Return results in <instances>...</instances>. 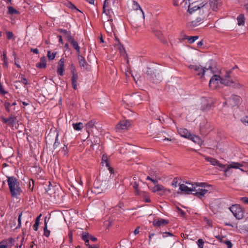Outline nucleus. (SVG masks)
I'll return each instance as SVG.
<instances>
[{"label": "nucleus", "mask_w": 248, "mask_h": 248, "mask_svg": "<svg viewBox=\"0 0 248 248\" xmlns=\"http://www.w3.org/2000/svg\"><path fill=\"white\" fill-rule=\"evenodd\" d=\"M232 70L228 71L223 77H220L217 75H214L210 79L209 85L212 89H216L219 86V83L225 86H231L234 88L240 89L242 85L237 80H233L231 79Z\"/></svg>", "instance_id": "nucleus-1"}, {"label": "nucleus", "mask_w": 248, "mask_h": 248, "mask_svg": "<svg viewBox=\"0 0 248 248\" xmlns=\"http://www.w3.org/2000/svg\"><path fill=\"white\" fill-rule=\"evenodd\" d=\"M7 183L12 197H17L22 192L19 182L14 176L7 177Z\"/></svg>", "instance_id": "nucleus-2"}, {"label": "nucleus", "mask_w": 248, "mask_h": 248, "mask_svg": "<svg viewBox=\"0 0 248 248\" xmlns=\"http://www.w3.org/2000/svg\"><path fill=\"white\" fill-rule=\"evenodd\" d=\"M206 184L204 183H196L193 184V192L192 194L200 198L203 197L207 193L208 190L204 188H201L200 187H205Z\"/></svg>", "instance_id": "nucleus-3"}, {"label": "nucleus", "mask_w": 248, "mask_h": 248, "mask_svg": "<svg viewBox=\"0 0 248 248\" xmlns=\"http://www.w3.org/2000/svg\"><path fill=\"white\" fill-rule=\"evenodd\" d=\"M229 209L237 219H241L244 217L245 211L239 204L232 205Z\"/></svg>", "instance_id": "nucleus-4"}, {"label": "nucleus", "mask_w": 248, "mask_h": 248, "mask_svg": "<svg viewBox=\"0 0 248 248\" xmlns=\"http://www.w3.org/2000/svg\"><path fill=\"white\" fill-rule=\"evenodd\" d=\"M189 67L191 70L195 71L197 75L201 76L202 77L204 76L206 70H210L211 73H213V68L211 66H209L208 68H202L200 65L191 64L189 66Z\"/></svg>", "instance_id": "nucleus-5"}, {"label": "nucleus", "mask_w": 248, "mask_h": 248, "mask_svg": "<svg viewBox=\"0 0 248 248\" xmlns=\"http://www.w3.org/2000/svg\"><path fill=\"white\" fill-rule=\"evenodd\" d=\"M201 104V110L203 111L209 110L214 107V101L211 98L203 97Z\"/></svg>", "instance_id": "nucleus-6"}, {"label": "nucleus", "mask_w": 248, "mask_h": 248, "mask_svg": "<svg viewBox=\"0 0 248 248\" xmlns=\"http://www.w3.org/2000/svg\"><path fill=\"white\" fill-rule=\"evenodd\" d=\"M59 136L58 131L56 128H51L50 130L49 133L47 135V137L49 138V140H51L52 142L54 141L53 146L54 148L57 147L60 144L59 142H57Z\"/></svg>", "instance_id": "nucleus-7"}, {"label": "nucleus", "mask_w": 248, "mask_h": 248, "mask_svg": "<svg viewBox=\"0 0 248 248\" xmlns=\"http://www.w3.org/2000/svg\"><path fill=\"white\" fill-rule=\"evenodd\" d=\"M147 78L151 82L155 83H159L161 81V78L158 74H156L153 69H148L147 71Z\"/></svg>", "instance_id": "nucleus-8"}, {"label": "nucleus", "mask_w": 248, "mask_h": 248, "mask_svg": "<svg viewBox=\"0 0 248 248\" xmlns=\"http://www.w3.org/2000/svg\"><path fill=\"white\" fill-rule=\"evenodd\" d=\"M106 20V21H103L104 28L108 33H111L113 31V28H115L112 23V16H107Z\"/></svg>", "instance_id": "nucleus-9"}, {"label": "nucleus", "mask_w": 248, "mask_h": 248, "mask_svg": "<svg viewBox=\"0 0 248 248\" xmlns=\"http://www.w3.org/2000/svg\"><path fill=\"white\" fill-rule=\"evenodd\" d=\"M200 8L199 10L200 16L203 17L205 20L206 19L209 14V9L207 3L202 2L200 3Z\"/></svg>", "instance_id": "nucleus-10"}, {"label": "nucleus", "mask_w": 248, "mask_h": 248, "mask_svg": "<svg viewBox=\"0 0 248 248\" xmlns=\"http://www.w3.org/2000/svg\"><path fill=\"white\" fill-rule=\"evenodd\" d=\"M178 132L181 136L188 139H198L197 136L191 134L186 128H180L178 129Z\"/></svg>", "instance_id": "nucleus-11"}, {"label": "nucleus", "mask_w": 248, "mask_h": 248, "mask_svg": "<svg viewBox=\"0 0 248 248\" xmlns=\"http://www.w3.org/2000/svg\"><path fill=\"white\" fill-rule=\"evenodd\" d=\"M103 13L107 16H111L113 11L110 8V0H105L103 4Z\"/></svg>", "instance_id": "nucleus-12"}, {"label": "nucleus", "mask_w": 248, "mask_h": 248, "mask_svg": "<svg viewBox=\"0 0 248 248\" xmlns=\"http://www.w3.org/2000/svg\"><path fill=\"white\" fill-rule=\"evenodd\" d=\"M204 157H205V160L210 162L211 165L215 166H218L219 168L222 169L225 168V165L220 163L218 160H217V159L205 155H204Z\"/></svg>", "instance_id": "nucleus-13"}, {"label": "nucleus", "mask_w": 248, "mask_h": 248, "mask_svg": "<svg viewBox=\"0 0 248 248\" xmlns=\"http://www.w3.org/2000/svg\"><path fill=\"white\" fill-rule=\"evenodd\" d=\"M130 122L128 121H120L117 125V129L121 132L123 130H127L128 127L130 126Z\"/></svg>", "instance_id": "nucleus-14"}, {"label": "nucleus", "mask_w": 248, "mask_h": 248, "mask_svg": "<svg viewBox=\"0 0 248 248\" xmlns=\"http://www.w3.org/2000/svg\"><path fill=\"white\" fill-rule=\"evenodd\" d=\"M48 200L54 204H57L59 202L61 201V197L59 192L47 195V201Z\"/></svg>", "instance_id": "nucleus-15"}, {"label": "nucleus", "mask_w": 248, "mask_h": 248, "mask_svg": "<svg viewBox=\"0 0 248 248\" xmlns=\"http://www.w3.org/2000/svg\"><path fill=\"white\" fill-rule=\"evenodd\" d=\"M169 223V220L165 219L163 218H158L154 219L153 221V224L155 227L165 226Z\"/></svg>", "instance_id": "nucleus-16"}, {"label": "nucleus", "mask_w": 248, "mask_h": 248, "mask_svg": "<svg viewBox=\"0 0 248 248\" xmlns=\"http://www.w3.org/2000/svg\"><path fill=\"white\" fill-rule=\"evenodd\" d=\"M204 20L205 19H203V17L199 16L197 17V18L195 20L188 22L187 23V26L189 28L196 27L199 26V25L201 24Z\"/></svg>", "instance_id": "nucleus-17"}, {"label": "nucleus", "mask_w": 248, "mask_h": 248, "mask_svg": "<svg viewBox=\"0 0 248 248\" xmlns=\"http://www.w3.org/2000/svg\"><path fill=\"white\" fill-rule=\"evenodd\" d=\"M243 166L241 163L235 162H232L231 164H229L226 168L225 169L224 171L226 176L227 175V172L229 171L232 168L233 169H240V167Z\"/></svg>", "instance_id": "nucleus-18"}, {"label": "nucleus", "mask_w": 248, "mask_h": 248, "mask_svg": "<svg viewBox=\"0 0 248 248\" xmlns=\"http://www.w3.org/2000/svg\"><path fill=\"white\" fill-rule=\"evenodd\" d=\"M68 41L76 51L77 55L80 54V47L79 46L78 42L75 39L74 37L72 36L71 38H70Z\"/></svg>", "instance_id": "nucleus-19"}, {"label": "nucleus", "mask_w": 248, "mask_h": 248, "mask_svg": "<svg viewBox=\"0 0 248 248\" xmlns=\"http://www.w3.org/2000/svg\"><path fill=\"white\" fill-rule=\"evenodd\" d=\"M197 2H189L188 11L190 13H192L195 11L199 10L200 8V3L197 4Z\"/></svg>", "instance_id": "nucleus-20"}, {"label": "nucleus", "mask_w": 248, "mask_h": 248, "mask_svg": "<svg viewBox=\"0 0 248 248\" xmlns=\"http://www.w3.org/2000/svg\"><path fill=\"white\" fill-rule=\"evenodd\" d=\"M64 60L63 58H61L59 62L57 70V73L59 75H60V76L63 75V72L64 71Z\"/></svg>", "instance_id": "nucleus-21"}, {"label": "nucleus", "mask_w": 248, "mask_h": 248, "mask_svg": "<svg viewBox=\"0 0 248 248\" xmlns=\"http://www.w3.org/2000/svg\"><path fill=\"white\" fill-rule=\"evenodd\" d=\"M210 5L213 11H217L221 5L219 0H209Z\"/></svg>", "instance_id": "nucleus-22"}, {"label": "nucleus", "mask_w": 248, "mask_h": 248, "mask_svg": "<svg viewBox=\"0 0 248 248\" xmlns=\"http://www.w3.org/2000/svg\"><path fill=\"white\" fill-rule=\"evenodd\" d=\"M49 185L47 188V195H52L55 193L59 192L56 186H52L50 182H48Z\"/></svg>", "instance_id": "nucleus-23"}, {"label": "nucleus", "mask_w": 248, "mask_h": 248, "mask_svg": "<svg viewBox=\"0 0 248 248\" xmlns=\"http://www.w3.org/2000/svg\"><path fill=\"white\" fill-rule=\"evenodd\" d=\"M78 59L79 60V64L80 67L87 69L88 68V63L85 59L80 54H78Z\"/></svg>", "instance_id": "nucleus-24"}, {"label": "nucleus", "mask_w": 248, "mask_h": 248, "mask_svg": "<svg viewBox=\"0 0 248 248\" xmlns=\"http://www.w3.org/2000/svg\"><path fill=\"white\" fill-rule=\"evenodd\" d=\"M180 189L181 191L186 192L187 193H193V187L192 188L188 187L187 186L184 184H181L179 186Z\"/></svg>", "instance_id": "nucleus-25"}, {"label": "nucleus", "mask_w": 248, "mask_h": 248, "mask_svg": "<svg viewBox=\"0 0 248 248\" xmlns=\"http://www.w3.org/2000/svg\"><path fill=\"white\" fill-rule=\"evenodd\" d=\"M78 79V75L77 74H73L71 78V82L72 87L74 90L77 89V80Z\"/></svg>", "instance_id": "nucleus-26"}, {"label": "nucleus", "mask_w": 248, "mask_h": 248, "mask_svg": "<svg viewBox=\"0 0 248 248\" xmlns=\"http://www.w3.org/2000/svg\"><path fill=\"white\" fill-rule=\"evenodd\" d=\"M241 98L240 96L237 95H232L230 97V100L233 102L232 105L236 106L240 102Z\"/></svg>", "instance_id": "nucleus-27"}, {"label": "nucleus", "mask_w": 248, "mask_h": 248, "mask_svg": "<svg viewBox=\"0 0 248 248\" xmlns=\"http://www.w3.org/2000/svg\"><path fill=\"white\" fill-rule=\"evenodd\" d=\"M114 46L115 48H118L121 53L125 52V49L123 45L121 44L117 38H116Z\"/></svg>", "instance_id": "nucleus-28"}, {"label": "nucleus", "mask_w": 248, "mask_h": 248, "mask_svg": "<svg viewBox=\"0 0 248 248\" xmlns=\"http://www.w3.org/2000/svg\"><path fill=\"white\" fill-rule=\"evenodd\" d=\"M36 67L42 69L45 68L46 66V62L45 60V57L44 56L42 57L40 59V61L39 62H38L36 64Z\"/></svg>", "instance_id": "nucleus-29"}, {"label": "nucleus", "mask_w": 248, "mask_h": 248, "mask_svg": "<svg viewBox=\"0 0 248 248\" xmlns=\"http://www.w3.org/2000/svg\"><path fill=\"white\" fill-rule=\"evenodd\" d=\"M237 24L239 26H244L245 22V17L244 14H240L237 17Z\"/></svg>", "instance_id": "nucleus-30"}, {"label": "nucleus", "mask_w": 248, "mask_h": 248, "mask_svg": "<svg viewBox=\"0 0 248 248\" xmlns=\"http://www.w3.org/2000/svg\"><path fill=\"white\" fill-rule=\"evenodd\" d=\"M96 124V121L94 119L91 120L89 122H88L86 125V129H87V131L88 132V129H91L93 128L94 127H95V124Z\"/></svg>", "instance_id": "nucleus-31"}, {"label": "nucleus", "mask_w": 248, "mask_h": 248, "mask_svg": "<svg viewBox=\"0 0 248 248\" xmlns=\"http://www.w3.org/2000/svg\"><path fill=\"white\" fill-rule=\"evenodd\" d=\"M59 31L61 33H62L64 37L68 40L70 38H71L73 36H72L71 33L70 31H67L65 29H60Z\"/></svg>", "instance_id": "nucleus-32"}, {"label": "nucleus", "mask_w": 248, "mask_h": 248, "mask_svg": "<svg viewBox=\"0 0 248 248\" xmlns=\"http://www.w3.org/2000/svg\"><path fill=\"white\" fill-rule=\"evenodd\" d=\"M89 236L90 234L89 232H86L82 233V239L85 242V244H89Z\"/></svg>", "instance_id": "nucleus-33"}, {"label": "nucleus", "mask_w": 248, "mask_h": 248, "mask_svg": "<svg viewBox=\"0 0 248 248\" xmlns=\"http://www.w3.org/2000/svg\"><path fill=\"white\" fill-rule=\"evenodd\" d=\"M72 126L75 130L79 131L83 128V124L81 122H79L76 124H73Z\"/></svg>", "instance_id": "nucleus-34"}, {"label": "nucleus", "mask_w": 248, "mask_h": 248, "mask_svg": "<svg viewBox=\"0 0 248 248\" xmlns=\"http://www.w3.org/2000/svg\"><path fill=\"white\" fill-rule=\"evenodd\" d=\"M20 12L12 6L8 7V14L9 15L19 14Z\"/></svg>", "instance_id": "nucleus-35"}, {"label": "nucleus", "mask_w": 248, "mask_h": 248, "mask_svg": "<svg viewBox=\"0 0 248 248\" xmlns=\"http://www.w3.org/2000/svg\"><path fill=\"white\" fill-rule=\"evenodd\" d=\"M8 125H13L15 124L16 118L14 116L11 115L7 118Z\"/></svg>", "instance_id": "nucleus-36"}, {"label": "nucleus", "mask_w": 248, "mask_h": 248, "mask_svg": "<svg viewBox=\"0 0 248 248\" xmlns=\"http://www.w3.org/2000/svg\"><path fill=\"white\" fill-rule=\"evenodd\" d=\"M57 54V52H51L50 51H47V58L49 60L52 61L54 59Z\"/></svg>", "instance_id": "nucleus-37"}, {"label": "nucleus", "mask_w": 248, "mask_h": 248, "mask_svg": "<svg viewBox=\"0 0 248 248\" xmlns=\"http://www.w3.org/2000/svg\"><path fill=\"white\" fill-rule=\"evenodd\" d=\"M41 216L42 215L40 214L35 219V223L33 226V228L34 231H37L38 230V226L39 224L40 218L41 217Z\"/></svg>", "instance_id": "nucleus-38"}, {"label": "nucleus", "mask_w": 248, "mask_h": 248, "mask_svg": "<svg viewBox=\"0 0 248 248\" xmlns=\"http://www.w3.org/2000/svg\"><path fill=\"white\" fill-rule=\"evenodd\" d=\"M154 34L161 41H164V37L160 31H154Z\"/></svg>", "instance_id": "nucleus-39"}, {"label": "nucleus", "mask_w": 248, "mask_h": 248, "mask_svg": "<svg viewBox=\"0 0 248 248\" xmlns=\"http://www.w3.org/2000/svg\"><path fill=\"white\" fill-rule=\"evenodd\" d=\"M66 6L67 7H68L69 8L73 10H76V11H78V12H81L78 10L76 6H75L74 4H73L72 2H68L67 4H66Z\"/></svg>", "instance_id": "nucleus-40"}, {"label": "nucleus", "mask_w": 248, "mask_h": 248, "mask_svg": "<svg viewBox=\"0 0 248 248\" xmlns=\"http://www.w3.org/2000/svg\"><path fill=\"white\" fill-rule=\"evenodd\" d=\"M132 7H133V8L135 10H137L138 9H140L141 12L143 14V11L141 10V7H140V5L137 1H133V6Z\"/></svg>", "instance_id": "nucleus-41"}, {"label": "nucleus", "mask_w": 248, "mask_h": 248, "mask_svg": "<svg viewBox=\"0 0 248 248\" xmlns=\"http://www.w3.org/2000/svg\"><path fill=\"white\" fill-rule=\"evenodd\" d=\"M204 242L202 239L200 238L197 241V244L198 246V248H203Z\"/></svg>", "instance_id": "nucleus-42"}, {"label": "nucleus", "mask_w": 248, "mask_h": 248, "mask_svg": "<svg viewBox=\"0 0 248 248\" xmlns=\"http://www.w3.org/2000/svg\"><path fill=\"white\" fill-rule=\"evenodd\" d=\"M198 36H189L188 38H187V40L190 44H192L198 39Z\"/></svg>", "instance_id": "nucleus-43"}, {"label": "nucleus", "mask_w": 248, "mask_h": 248, "mask_svg": "<svg viewBox=\"0 0 248 248\" xmlns=\"http://www.w3.org/2000/svg\"><path fill=\"white\" fill-rule=\"evenodd\" d=\"M216 238L221 243H223L224 241L225 240V236H220V235H217L216 236Z\"/></svg>", "instance_id": "nucleus-44"}, {"label": "nucleus", "mask_w": 248, "mask_h": 248, "mask_svg": "<svg viewBox=\"0 0 248 248\" xmlns=\"http://www.w3.org/2000/svg\"><path fill=\"white\" fill-rule=\"evenodd\" d=\"M185 0H173V5L175 6H177L182 4Z\"/></svg>", "instance_id": "nucleus-45"}, {"label": "nucleus", "mask_w": 248, "mask_h": 248, "mask_svg": "<svg viewBox=\"0 0 248 248\" xmlns=\"http://www.w3.org/2000/svg\"><path fill=\"white\" fill-rule=\"evenodd\" d=\"M44 234L46 236V216L44 217Z\"/></svg>", "instance_id": "nucleus-46"}, {"label": "nucleus", "mask_w": 248, "mask_h": 248, "mask_svg": "<svg viewBox=\"0 0 248 248\" xmlns=\"http://www.w3.org/2000/svg\"><path fill=\"white\" fill-rule=\"evenodd\" d=\"M224 244H226L228 248H232V245L231 241L225 239Z\"/></svg>", "instance_id": "nucleus-47"}, {"label": "nucleus", "mask_w": 248, "mask_h": 248, "mask_svg": "<svg viewBox=\"0 0 248 248\" xmlns=\"http://www.w3.org/2000/svg\"><path fill=\"white\" fill-rule=\"evenodd\" d=\"M18 239H20V244L18 246V244H16V248H22V246L23 244V242L24 241V237L20 238V237H17L16 238V239L18 240Z\"/></svg>", "instance_id": "nucleus-48"}, {"label": "nucleus", "mask_w": 248, "mask_h": 248, "mask_svg": "<svg viewBox=\"0 0 248 248\" xmlns=\"http://www.w3.org/2000/svg\"><path fill=\"white\" fill-rule=\"evenodd\" d=\"M15 240L13 238H9L6 240V242L8 245L12 246L13 245V243L15 242Z\"/></svg>", "instance_id": "nucleus-49"}, {"label": "nucleus", "mask_w": 248, "mask_h": 248, "mask_svg": "<svg viewBox=\"0 0 248 248\" xmlns=\"http://www.w3.org/2000/svg\"><path fill=\"white\" fill-rule=\"evenodd\" d=\"M20 81L24 85H27L28 83L27 79L24 77L23 75H22L20 78Z\"/></svg>", "instance_id": "nucleus-50"}, {"label": "nucleus", "mask_w": 248, "mask_h": 248, "mask_svg": "<svg viewBox=\"0 0 248 248\" xmlns=\"http://www.w3.org/2000/svg\"><path fill=\"white\" fill-rule=\"evenodd\" d=\"M240 201L243 203L248 205V197H242L240 199Z\"/></svg>", "instance_id": "nucleus-51"}, {"label": "nucleus", "mask_w": 248, "mask_h": 248, "mask_svg": "<svg viewBox=\"0 0 248 248\" xmlns=\"http://www.w3.org/2000/svg\"><path fill=\"white\" fill-rule=\"evenodd\" d=\"M173 236V235L171 233H170V232H163V234H162V237L163 238H166L168 236Z\"/></svg>", "instance_id": "nucleus-52"}, {"label": "nucleus", "mask_w": 248, "mask_h": 248, "mask_svg": "<svg viewBox=\"0 0 248 248\" xmlns=\"http://www.w3.org/2000/svg\"><path fill=\"white\" fill-rule=\"evenodd\" d=\"M22 213H21L19 216H18V226L17 227H16V228H20L21 227V216H22Z\"/></svg>", "instance_id": "nucleus-53"}, {"label": "nucleus", "mask_w": 248, "mask_h": 248, "mask_svg": "<svg viewBox=\"0 0 248 248\" xmlns=\"http://www.w3.org/2000/svg\"><path fill=\"white\" fill-rule=\"evenodd\" d=\"M4 107H5V109L6 110L7 112H10V103L9 102H5L4 103Z\"/></svg>", "instance_id": "nucleus-54"}, {"label": "nucleus", "mask_w": 248, "mask_h": 248, "mask_svg": "<svg viewBox=\"0 0 248 248\" xmlns=\"http://www.w3.org/2000/svg\"><path fill=\"white\" fill-rule=\"evenodd\" d=\"M133 187L135 189L136 192H138L139 191V184L137 182H135L133 185Z\"/></svg>", "instance_id": "nucleus-55"}, {"label": "nucleus", "mask_w": 248, "mask_h": 248, "mask_svg": "<svg viewBox=\"0 0 248 248\" xmlns=\"http://www.w3.org/2000/svg\"><path fill=\"white\" fill-rule=\"evenodd\" d=\"M6 35L7 39L9 40L12 39L14 36L13 32L11 31H7L6 32Z\"/></svg>", "instance_id": "nucleus-56"}, {"label": "nucleus", "mask_w": 248, "mask_h": 248, "mask_svg": "<svg viewBox=\"0 0 248 248\" xmlns=\"http://www.w3.org/2000/svg\"><path fill=\"white\" fill-rule=\"evenodd\" d=\"M68 236L69 239V242L71 243L72 242V241H73V233L71 231L69 232Z\"/></svg>", "instance_id": "nucleus-57"}, {"label": "nucleus", "mask_w": 248, "mask_h": 248, "mask_svg": "<svg viewBox=\"0 0 248 248\" xmlns=\"http://www.w3.org/2000/svg\"><path fill=\"white\" fill-rule=\"evenodd\" d=\"M154 188H155V191H161L162 190V186H160L158 185H156L155 186Z\"/></svg>", "instance_id": "nucleus-58"}, {"label": "nucleus", "mask_w": 248, "mask_h": 248, "mask_svg": "<svg viewBox=\"0 0 248 248\" xmlns=\"http://www.w3.org/2000/svg\"><path fill=\"white\" fill-rule=\"evenodd\" d=\"M98 188V187H96L95 186V185H94V186L92 188V191L93 193H100V191H97L96 190Z\"/></svg>", "instance_id": "nucleus-59"}, {"label": "nucleus", "mask_w": 248, "mask_h": 248, "mask_svg": "<svg viewBox=\"0 0 248 248\" xmlns=\"http://www.w3.org/2000/svg\"><path fill=\"white\" fill-rule=\"evenodd\" d=\"M86 245L88 246V248H99V246L97 245H90L89 244H86Z\"/></svg>", "instance_id": "nucleus-60"}, {"label": "nucleus", "mask_w": 248, "mask_h": 248, "mask_svg": "<svg viewBox=\"0 0 248 248\" xmlns=\"http://www.w3.org/2000/svg\"><path fill=\"white\" fill-rule=\"evenodd\" d=\"M89 240L93 242H96L97 241V238L95 237L90 234Z\"/></svg>", "instance_id": "nucleus-61"}, {"label": "nucleus", "mask_w": 248, "mask_h": 248, "mask_svg": "<svg viewBox=\"0 0 248 248\" xmlns=\"http://www.w3.org/2000/svg\"><path fill=\"white\" fill-rule=\"evenodd\" d=\"M7 92L3 90L2 86L0 83V93L2 94H5Z\"/></svg>", "instance_id": "nucleus-62"}, {"label": "nucleus", "mask_w": 248, "mask_h": 248, "mask_svg": "<svg viewBox=\"0 0 248 248\" xmlns=\"http://www.w3.org/2000/svg\"><path fill=\"white\" fill-rule=\"evenodd\" d=\"M8 63L7 60H4L3 63V66L4 68H7L8 67Z\"/></svg>", "instance_id": "nucleus-63"}, {"label": "nucleus", "mask_w": 248, "mask_h": 248, "mask_svg": "<svg viewBox=\"0 0 248 248\" xmlns=\"http://www.w3.org/2000/svg\"><path fill=\"white\" fill-rule=\"evenodd\" d=\"M31 51L32 52H33L34 53H35V54H38V50L37 48H31Z\"/></svg>", "instance_id": "nucleus-64"}]
</instances>
